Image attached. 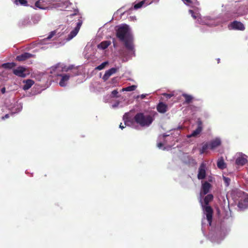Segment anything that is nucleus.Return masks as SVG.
Wrapping results in <instances>:
<instances>
[{
    "label": "nucleus",
    "mask_w": 248,
    "mask_h": 248,
    "mask_svg": "<svg viewBox=\"0 0 248 248\" xmlns=\"http://www.w3.org/2000/svg\"><path fill=\"white\" fill-rule=\"evenodd\" d=\"M116 31L117 37L124 43L125 48L129 51H134L133 37L129 26L126 24L122 25L118 27Z\"/></svg>",
    "instance_id": "1"
},
{
    "label": "nucleus",
    "mask_w": 248,
    "mask_h": 248,
    "mask_svg": "<svg viewBox=\"0 0 248 248\" xmlns=\"http://www.w3.org/2000/svg\"><path fill=\"white\" fill-rule=\"evenodd\" d=\"M237 206L241 210L247 208L248 207V200L246 198L240 200L238 203Z\"/></svg>",
    "instance_id": "15"
},
{
    "label": "nucleus",
    "mask_w": 248,
    "mask_h": 248,
    "mask_svg": "<svg viewBox=\"0 0 248 248\" xmlns=\"http://www.w3.org/2000/svg\"><path fill=\"white\" fill-rule=\"evenodd\" d=\"M213 200V196L212 194H208L204 199V206H208L209 203Z\"/></svg>",
    "instance_id": "22"
},
{
    "label": "nucleus",
    "mask_w": 248,
    "mask_h": 248,
    "mask_svg": "<svg viewBox=\"0 0 248 248\" xmlns=\"http://www.w3.org/2000/svg\"><path fill=\"white\" fill-rule=\"evenodd\" d=\"M154 120V116L147 113H137L134 116L133 121L141 127L150 126Z\"/></svg>",
    "instance_id": "2"
},
{
    "label": "nucleus",
    "mask_w": 248,
    "mask_h": 248,
    "mask_svg": "<svg viewBox=\"0 0 248 248\" xmlns=\"http://www.w3.org/2000/svg\"><path fill=\"white\" fill-rule=\"evenodd\" d=\"M204 214L206 215V219L209 225H211L213 214V210L210 206H203Z\"/></svg>",
    "instance_id": "5"
},
{
    "label": "nucleus",
    "mask_w": 248,
    "mask_h": 248,
    "mask_svg": "<svg viewBox=\"0 0 248 248\" xmlns=\"http://www.w3.org/2000/svg\"><path fill=\"white\" fill-rule=\"evenodd\" d=\"M206 166L205 163L202 162L200 165L199 170L197 177L199 180L204 179L206 177Z\"/></svg>",
    "instance_id": "8"
},
{
    "label": "nucleus",
    "mask_w": 248,
    "mask_h": 248,
    "mask_svg": "<svg viewBox=\"0 0 248 248\" xmlns=\"http://www.w3.org/2000/svg\"><path fill=\"white\" fill-rule=\"evenodd\" d=\"M224 180L225 181V182L227 183V185H229V181H230V179L228 178H226V177H224Z\"/></svg>",
    "instance_id": "37"
},
{
    "label": "nucleus",
    "mask_w": 248,
    "mask_h": 248,
    "mask_svg": "<svg viewBox=\"0 0 248 248\" xmlns=\"http://www.w3.org/2000/svg\"><path fill=\"white\" fill-rule=\"evenodd\" d=\"M230 30L244 31L245 29L244 24L240 21H234L228 25Z\"/></svg>",
    "instance_id": "7"
},
{
    "label": "nucleus",
    "mask_w": 248,
    "mask_h": 248,
    "mask_svg": "<svg viewBox=\"0 0 248 248\" xmlns=\"http://www.w3.org/2000/svg\"><path fill=\"white\" fill-rule=\"evenodd\" d=\"M113 46L114 47H115L116 45H115V43L114 41H113Z\"/></svg>",
    "instance_id": "44"
},
{
    "label": "nucleus",
    "mask_w": 248,
    "mask_h": 248,
    "mask_svg": "<svg viewBox=\"0 0 248 248\" xmlns=\"http://www.w3.org/2000/svg\"><path fill=\"white\" fill-rule=\"evenodd\" d=\"M16 65V64L14 62H7L3 63L1 65V67L5 69H12V68L15 67Z\"/></svg>",
    "instance_id": "23"
},
{
    "label": "nucleus",
    "mask_w": 248,
    "mask_h": 248,
    "mask_svg": "<svg viewBox=\"0 0 248 248\" xmlns=\"http://www.w3.org/2000/svg\"><path fill=\"white\" fill-rule=\"evenodd\" d=\"M211 187V185L207 182H205L202 185V192L203 195L207 194Z\"/></svg>",
    "instance_id": "14"
},
{
    "label": "nucleus",
    "mask_w": 248,
    "mask_h": 248,
    "mask_svg": "<svg viewBox=\"0 0 248 248\" xmlns=\"http://www.w3.org/2000/svg\"><path fill=\"white\" fill-rule=\"evenodd\" d=\"M41 3V0H37L35 3V6L39 9H44V7L42 6Z\"/></svg>",
    "instance_id": "31"
},
{
    "label": "nucleus",
    "mask_w": 248,
    "mask_h": 248,
    "mask_svg": "<svg viewBox=\"0 0 248 248\" xmlns=\"http://www.w3.org/2000/svg\"><path fill=\"white\" fill-rule=\"evenodd\" d=\"M9 114H6L4 116L2 117V119H5L6 118H9Z\"/></svg>",
    "instance_id": "41"
},
{
    "label": "nucleus",
    "mask_w": 248,
    "mask_h": 248,
    "mask_svg": "<svg viewBox=\"0 0 248 248\" xmlns=\"http://www.w3.org/2000/svg\"><path fill=\"white\" fill-rule=\"evenodd\" d=\"M248 162L247 156L241 155L238 156L235 160V163L238 165L243 166Z\"/></svg>",
    "instance_id": "13"
},
{
    "label": "nucleus",
    "mask_w": 248,
    "mask_h": 248,
    "mask_svg": "<svg viewBox=\"0 0 248 248\" xmlns=\"http://www.w3.org/2000/svg\"><path fill=\"white\" fill-rule=\"evenodd\" d=\"M208 148H209V145L207 143H204L200 150V154H204Z\"/></svg>",
    "instance_id": "28"
},
{
    "label": "nucleus",
    "mask_w": 248,
    "mask_h": 248,
    "mask_svg": "<svg viewBox=\"0 0 248 248\" xmlns=\"http://www.w3.org/2000/svg\"><path fill=\"white\" fill-rule=\"evenodd\" d=\"M27 69L23 66H19L13 70L14 74L20 78H25L29 73H26Z\"/></svg>",
    "instance_id": "6"
},
{
    "label": "nucleus",
    "mask_w": 248,
    "mask_h": 248,
    "mask_svg": "<svg viewBox=\"0 0 248 248\" xmlns=\"http://www.w3.org/2000/svg\"><path fill=\"white\" fill-rule=\"evenodd\" d=\"M108 64V62L106 61L102 63L100 65H98L96 67V69L98 70H101L103 69L105 66Z\"/></svg>",
    "instance_id": "30"
},
{
    "label": "nucleus",
    "mask_w": 248,
    "mask_h": 248,
    "mask_svg": "<svg viewBox=\"0 0 248 248\" xmlns=\"http://www.w3.org/2000/svg\"><path fill=\"white\" fill-rule=\"evenodd\" d=\"M5 91H6V89H5V87L1 88V92L2 93H5Z\"/></svg>",
    "instance_id": "40"
},
{
    "label": "nucleus",
    "mask_w": 248,
    "mask_h": 248,
    "mask_svg": "<svg viewBox=\"0 0 248 248\" xmlns=\"http://www.w3.org/2000/svg\"><path fill=\"white\" fill-rule=\"evenodd\" d=\"M82 24V20L81 17L80 16L78 19L76 27L70 32L67 37L65 39L67 41H69L75 37L78 32Z\"/></svg>",
    "instance_id": "3"
},
{
    "label": "nucleus",
    "mask_w": 248,
    "mask_h": 248,
    "mask_svg": "<svg viewBox=\"0 0 248 248\" xmlns=\"http://www.w3.org/2000/svg\"><path fill=\"white\" fill-rule=\"evenodd\" d=\"M74 68L73 65H70L69 66H64L62 67L60 64H58L55 66H53L51 68L50 73L51 74H55V73H59L60 72H68L70 70H72Z\"/></svg>",
    "instance_id": "4"
},
{
    "label": "nucleus",
    "mask_w": 248,
    "mask_h": 248,
    "mask_svg": "<svg viewBox=\"0 0 248 248\" xmlns=\"http://www.w3.org/2000/svg\"><path fill=\"white\" fill-rule=\"evenodd\" d=\"M182 96L185 98V102L186 104H189L191 103L193 99L191 95L186 93H183Z\"/></svg>",
    "instance_id": "25"
},
{
    "label": "nucleus",
    "mask_w": 248,
    "mask_h": 248,
    "mask_svg": "<svg viewBox=\"0 0 248 248\" xmlns=\"http://www.w3.org/2000/svg\"><path fill=\"white\" fill-rule=\"evenodd\" d=\"M137 88V86L136 85H132L130 86H128L126 88H123V91H127V92H130L135 90V89Z\"/></svg>",
    "instance_id": "29"
},
{
    "label": "nucleus",
    "mask_w": 248,
    "mask_h": 248,
    "mask_svg": "<svg viewBox=\"0 0 248 248\" xmlns=\"http://www.w3.org/2000/svg\"><path fill=\"white\" fill-rule=\"evenodd\" d=\"M57 76H60L62 77L61 80L59 82V85L61 87H64L66 85V82L69 79L70 75L69 74H61L59 73H55L53 74Z\"/></svg>",
    "instance_id": "10"
},
{
    "label": "nucleus",
    "mask_w": 248,
    "mask_h": 248,
    "mask_svg": "<svg viewBox=\"0 0 248 248\" xmlns=\"http://www.w3.org/2000/svg\"><path fill=\"white\" fill-rule=\"evenodd\" d=\"M123 119L124 122V125H123L122 123H121L119 125V127L122 129H123L125 127V125H128V123H131V124L133 123V122L130 120V118L128 116L124 115L123 117Z\"/></svg>",
    "instance_id": "19"
},
{
    "label": "nucleus",
    "mask_w": 248,
    "mask_h": 248,
    "mask_svg": "<svg viewBox=\"0 0 248 248\" xmlns=\"http://www.w3.org/2000/svg\"><path fill=\"white\" fill-rule=\"evenodd\" d=\"M75 70H76V72H75L74 75H77L78 74V70L77 69H76Z\"/></svg>",
    "instance_id": "42"
},
{
    "label": "nucleus",
    "mask_w": 248,
    "mask_h": 248,
    "mask_svg": "<svg viewBox=\"0 0 248 248\" xmlns=\"http://www.w3.org/2000/svg\"><path fill=\"white\" fill-rule=\"evenodd\" d=\"M217 167L221 170L224 169L226 168V165L224 162V159L222 157L219 159L217 162Z\"/></svg>",
    "instance_id": "20"
},
{
    "label": "nucleus",
    "mask_w": 248,
    "mask_h": 248,
    "mask_svg": "<svg viewBox=\"0 0 248 248\" xmlns=\"http://www.w3.org/2000/svg\"><path fill=\"white\" fill-rule=\"evenodd\" d=\"M78 9H76L74 11V13L72 14H71L70 16H74L77 15L78 14Z\"/></svg>",
    "instance_id": "34"
},
{
    "label": "nucleus",
    "mask_w": 248,
    "mask_h": 248,
    "mask_svg": "<svg viewBox=\"0 0 248 248\" xmlns=\"http://www.w3.org/2000/svg\"><path fill=\"white\" fill-rule=\"evenodd\" d=\"M197 128L196 130H194L190 135L187 136L188 138L196 137L202 132V122L200 118L197 120Z\"/></svg>",
    "instance_id": "9"
},
{
    "label": "nucleus",
    "mask_w": 248,
    "mask_h": 248,
    "mask_svg": "<svg viewBox=\"0 0 248 248\" xmlns=\"http://www.w3.org/2000/svg\"><path fill=\"white\" fill-rule=\"evenodd\" d=\"M164 95L165 96H166V98H170L171 97H172V94H168V93H165V94H164Z\"/></svg>",
    "instance_id": "36"
},
{
    "label": "nucleus",
    "mask_w": 248,
    "mask_h": 248,
    "mask_svg": "<svg viewBox=\"0 0 248 248\" xmlns=\"http://www.w3.org/2000/svg\"><path fill=\"white\" fill-rule=\"evenodd\" d=\"M118 69L119 68H111L106 71L102 79L104 81H107L112 75L115 74L118 71Z\"/></svg>",
    "instance_id": "11"
},
{
    "label": "nucleus",
    "mask_w": 248,
    "mask_h": 248,
    "mask_svg": "<svg viewBox=\"0 0 248 248\" xmlns=\"http://www.w3.org/2000/svg\"><path fill=\"white\" fill-rule=\"evenodd\" d=\"M144 97H145V95H143V94H142V95H141V98H143Z\"/></svg>",
    "instance_id": "43"
},
{
    "label": "nucleus",
    "mask_w": 248,
    "mask_h": 248,
    "mask_svg": "<svg viewBox=\"0 0 248 248\" xmlns=\"http://www.w3.org/2000/svg\"><path fill=\"white\" fill-rule=\"evenodd\" d=\"M34 55L30 53L24 52L21 55L16 56V60L19 62L24 61L30 58H31Z\"/></svg>",
    "instance_id": "12"
},
{
    "label": "nucleus",
    "mask_w": 248,
    "mask_h": 248,
    "mask_svg": "<svg viewBox=\"0 0 248 248\" xmlns=\"http://www.w3.org/2000/svg\"><path fill=\"white\" fill-rule=\"evenodd\" d=\"M168 106L163 102H160L157 106V111L162 113H164L167 111Z\"/></svg>",
    "instance_id": "16"
},
{
    "label": "nucleus",
    "mask_w": 248,
    "mask_h": 248,
    "mask_svg": "<svg viewBox=\"0 0 248 248\" xmlns=\"http://www.w3.org/2000/svg\"><path fill=\"white\" fill-rule=\"evenodd\" d=\"M23 82L25 83V84L23 87V89L24 90L29 89L34 83L33 80L30 79L23 81Z\"/></svg>",
    "instance_id": "18"
},
{
    "label": "nucleus",
    "mask_w": 248,
    "mask_h": 248,
    "mask_svg": "<svg viewBox=\"0 0 248 248\" xmlns=\"http://www.w3.org/2000/svg\"><path fill=\"white\" fill-rule=\"evenodd\" d=\"M159 0H148L146 3V5H149L152 3L153 2H157Z\"/></svg>",
    "instance_id": "35"
},
{
    "label": "nucleus",
    "mask_w": 248,
    "mask_h": 248,
    "mask_svg": "<svg viewBox=\"0 0 248 248\" xmlns=\"http://www.w3.org/2000/svg\"><path fill=\"white\" fill-rule=\"evenodd\" d=\"M189 13L191 15V16L194 19H196L197 16L196 14L194 12V11L192 10H189Z\"/></svg>",
    "instance_id": "32"
},
{
    "label": "nucleus",
    "mask_w": 248,
    "mask_h": 248,
    "mask_svg": "<svg viewBox=\"0 0 248 248\" xmlns=\"http://www.w3.org/2000/svg\"><path fill=\"white\" fill-rule=\"evenodd\" d=\"M184 3L189 6H192L194 4H198L199 2L197 0H182Z\"/></svg>",
    "instance_id": "26"
},
{
    "label": "nucleus",
    "mask_w": 248,
    "mask_h": 248,
    "mask_svg": "<svg viewBox=\"0 0 248 248\" xmlns=\"http://www.w3.org/2000/svg\"><path fill=\"white\" fill-rule=\"evenodd\" d=\"M118 93V92H117V90H114L111 93L113 95V96H115L116 95L117 93Z\"/></svg>",
    "instance_id": "38"
},
{
    "label": "nucleus",
    "mask_w": 248,
    "mask_h": 248,
    "mask_svg": "<svg viewBox=\"0 0 248 248\" xmlns=\"http://www.w3.org/2000/svg\"><path fill=\"white\" fill-rule=\"evenodd\" d=\"M163 146V144L161 142H159L157 144V147L159 148L162 147Z\"/></svg>",
    "instance_id": "39"
},
{
    "label": "nucleus",
    "mask_w": 248,
    "mask_h": 248,
    "mask_svg": "<svg viewBox=\"0 0 248 248\" xmlns=\"http://www.w3.org/2000/svg\"><path fill=\"white\" fill-rule=\"evenodd\" d=\"M148 0H141V1H140L139 2L135 4L134 6V9H137L140 8L144 4L147 5L146 3L148 1Z\"/></svg>",
    "instance_id": "24"
},
{
    "label": "nucleus",
    "mask_w": 248,
    "mask_h": 248,
    "mask_svg": "<svg viewBox=\"0 0 248 248\" xmlns=\"http://www.w3.org/2000/svg\"><path fill=\"white\" fill-rule=\"evenodd\" d=\"M18 2L19 3V4L21 5H23L25 6H28V1L26 0H15L14 3L18 5Z\"/></svg>",
    "instance_id": "27"
},
{
    "label": "nucleus",
    "mask_w": 248,
    "mask_h": 248,
    "mask_svg": "<svg viewBox=\"0 0 248 248\" xmlns=\"http://www.w3.org/2000/svg\"><path fill=\"white\" fill-rule=\"evenodd\" d=\"M55 34V32L54 31H51L50 33V34L47 37V39H51Z\"/></svg>",
    "instance_id": "33"
},
{
    "label": "nucleus",
    "mask_w": 248,
    "mask_h": 248,
    "mask_svg": "<svg viewBox=\"0 0 248 248\" xmlns=\"http://www.w3.org/2000/svg\"><path fill=\"white\" fill-rule=\"evenodd\" d=\"M221 144V141L219 139H216L212 140L209 143V148L213 150Z\"/></svg>",
    "instance_id": "17"
},
{
    "label": "nucleus",
    "mask_w": 248,
    "mask_h": 248,
    "mask_svg": "<svg viewBox=\"0 0 248 248\" xmlns=\"http://www.w3.org/2000/svg\"><path fill=\"white\" fill-rule=\"evenodd\" d=\"M110 45V42L109 41H105L102 42L99 45H98V48H100L102 49L107 48Z\"/></svg>",
    "instance_id": "21"
}]
</instances>
